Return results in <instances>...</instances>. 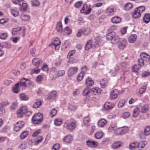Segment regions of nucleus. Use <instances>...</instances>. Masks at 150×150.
<instances>
[{"label": "nucleus", "instance_id": "f257e3e1", "mask_svg": "<svg viewBox=\"0 0 150 150\" xmlns=\"http://www.w3.org/2000/svg\"><path fill=\"white\" fill-rule=\"evenodd\" d=\"M140 58L138 60V63L141 67L145 65L150 64V56L144 52L141 53L140 54Z\"/></svg>", "mask_w": 150, "mask_h": 150}, {"label": "nucleus", "instance_id": "f03ea898", "mask_svg": "<svg viewBox=\"0 0 150 150\" xmlns=\"http://www.w3.org/2000/svg\"><path fill=\"white\" fill-rule=\"evenodd\" d=\"M106 38L107 40H110L112 44H117L120 39L119 36L114 32L108 33L106 35Z\"/></svg>", "mask_w": 150, "mask_h": 150}, {"label": "nucleus", "instance_id": "7ed1b4c3", "mask_svg": "<svg viewBox=\"0 0 150 150\" xmlns=\"http://www.w3.org/2000/svg\"><path fill=\"white\" fill-rule=\"evenodd\" d=\"M32 112L29 111L28 108L26 106H23L20 108L17 111V115L18 117H23L25 115L28 116L31 114Z\"/></svg>", "mask_w": 150, "mask_h": 150}, {"label": "nucleus", "instance_id": "20e7f679", "mask_svg": "<svg viewBox=\"0 0 150 150\" xmlns=\"http://www.w3.org/2000/svg\"><path fill=\"white\" fill-rule=\"evenodd\" d=\"M32 120L35 124L40 123L43 120V115L40 113H38L33 116Z\"/></svg>", "mask_w": 150, "mask_h": 150}, {"label": "nucleus", "instance_id": "39448f33", "mask_svg": "<svg viewBox=\"0 0 150 150\" xmlns=\"http://www.w3.org/2000/svg\"><path fill=\"white\" fill-rule=\"evenodd\" d=\"M128 131V127H126L117 128L115 130V134L117 135H122L127 133Z\"/></svg>", "mask_w": 150, "mask_h": 150}, {"label": "nucleus", "instance_id": "423d86ee", "mask_svg": "<svg viewBox=\"0 0 150 150\" xmlns=\"http://www.w3.org/2000/svg\"><path fill=\"white\" fill-rule=\"evenodd\" d=\"M91 7L88 8V5L86 4H84L80 11L81 13H84L85 15H87L91 13Z\"/></svg>", "mask_w": 150, "mask_h": 150}, {"label": "nucleus", "instance_id": "0eeeda50", "mask_svg": "<svg viewBox=\"0 0 150 150\" xmlns=\"http://www.w3.org/2000/svg\"><path fill=\"white\" fill-rule=\"evenodd\" d=\"M86 145L88 147L95 148L98 146V143L93 140L88 139L86 141Z\"/></svg>", "mask_w": 150, "mask_h": 150}, {"label": "nucleus", "instance_id": "6e6552de", "mask_svg": "<svg viewBox=\"0 0 150 150\" xmlns=\"http://www.w3.org/2000/svg\"><path fill=\"white\" fill-rule=\"evenodd\" d=\"M24 122L22 121H19L17 122L15 125L14 129L16 131L18 132L23 127Z\"/></svg>", "mask_w": 150, "mask_h": 150}, {"label": "nucleus", "instance_id": "1a4fd4ad", "mask_svg": "<svg viewBox=\"0 0 150 150\" xmlns=\"http://www.w3.org/2000/svg\"><path fill=\"white\" fill-rule=\"evenodd\" d=\"M119 42L118 47L120 49L123 50L125 48L127 44V42L125 39H120Z\"/></svg>", "mask_w": 150, "mask_h": 150}, {"label": "nucleus", "instance_id": "9d476101", "mask_svg": "<svg viewBox=\"0 0 150 150\" xmlns=\"http://www.w3.org/2000/svg\"><path fill=\"white\" fill-rule=\"evenodd\" d=\"M64 125L67 129L70 132H72L75 128V123L74 122H71L69 124L67 123H65Z\"/></svg>", "mask_w": 150, "mask_h": 150}, {"label": "nucleus", "instance_id": "9b49d317", "mask_svg": "<svg viewBox=\"0 0 150 150\" xmlns=\"http://www.w3.org/2000/svg\"><path fill=\"white\" fill-rule=\"evenodd\" d=\"M119 94V93L118 90L117 89H114L111 92L110 95V99L114 100L116 99L117 98Z\"/></svg>", "mask_w": 150, "mask_h": 150}, {"label": "nucleus", "instance_id": "f8f14e48", "mask_svg": "<svg viewBox=\"0 0 150 150\" xmlns=\"http://www.w3.org/2000/svg\"><path fill=\"white\" fill-rule=\"evenodd\" d=\"M65 74V71L64 70H61L58 71L57 74L54 75L52 79H55L59 76H63Z\"/></svg>", "mask_w": 150, "mask_h": 150}, {"label": "nucleus", "instance_id": "ddd939ff", "mask_svg": "<svg viewBox=\"0 0 150 150\" xmlns=\"http://www.w3.org/2000/svg\"><path fill=\"white\" fill-rule=\"evenodd\" d=\"M114 106V104L110 102H107L104 104L105 108L106 110L112 109Z\"/></svg>", "mask_w": 150, "mask_h": 150}, {"label": "nucleus", "instance_id": "4468645a", "mask_svg": "<svg viewBox=\"0 0 150 150\" xmlns=\"http://www.w3.org/2000/svg\"><path fill=\"white\" fill-rule=\"evenodd\" d=\"M132 16L133 18L137 19L141 16V13L135 8L132 13Z\"/></svg>", "mask_w": 150, "mask_h": 150}, {"label": "nucleus", "instance_id": "2eb2a0df", "mask_svg": "<svg viewBox=\"0 0 150 150\" xmlns=\"http://www.w3.org/2000/svg\"><path fill=\"white\" fill-rule=\"evenodd\" d=\"M137 38V36L136 34L132 35L129 37V42L130 43H133L136 41Z\"/></svg>", "mask_w": 150, "mask_h": 150}, {"label": "nucleus", "instance_id": "dca6fc26", "mask_svg": "<svg viewBox=\"0 0 150 150\" xmlns=\"http://www.w3.org/2000/svg\"><path fill=\"white\" fill-rule=\"evenodd\" d=\"M143 19V21L145 23H147L150 21V14L149 13H146L144 14Z\"/></svg>", "mask_w": 150, "mask_h": 150}, {"label": "nucleus", "instance_id": "f3484780", "mask_svg": "<svg viewBox=\"0 0 150 150\" xmlns=\"http://www.w3.org/2000/svg\"><path fill=\"white\" fill-rule=\"evenodd\" d=\"M85 83L88 86H92L94 84V81L90 78H88L86 80Z\"/></svg>", "mask_w": 150, "mask_h": 150}, {"label": "nucleus", "instance_id": "a211bd4d", "mask_svg": "<svg viewBox=\"0 0 150 150\" xmlns=\"http://www.w3.org/2000/svg\"><path fill=\"white\" fill-rule=\"evenodd\" d=\"M42 104V101L40 99H37L36 102L33 105V107L34 108H39Z\"/></svg>", "mask_w": 150, "mask_h": 150}, {"label": "nucleus", "instance_id": "6ab92c4d", "mask_svg": "<svg viewBox=\"0 0 150 150\" xmlns=\"http://www.w3.org/2000/svg\"><path fill=\"white\" fill-rule=\"evenodd\" d=\"M105 12L109 16H112L115 13L113 9L110 8H108L106 9Z\"/></svg>", "mask_w": 150, "mask_h": 150}, {"label": "nucleus", "instance_id": "aec40b11", "mask_svg": "<svg viewBox=\"0 0 150 150\" xmlns=\"http://www.w3.org/2000/svg\"><path fill=\"white\" fill-rule=\"evenodd\" d=\"M133 7V5L130 3L126 4L124 6V9L126 11L130 10Z\"/></svg>", "mask_w": 150, "mask_h": 150}, {"label": "nucleus", "instance_id": "412c9836", "mask_svg": "<svg viewBox=\"0 0 150 150\" xmlns=\"http://www.w3.org/2000/svg\"><path fill=\"white\" fill-rule=\"evenodd\" d=\"M91 94H96L97 93L99 94L100 93V90L98 87L93 88L92 89H91Z\"/></svg>", "mask_w": 150, "mask_h": 150}, {"label": "nucleus", "instance_id": "4be33fe9", "mask_svg": "<svg viewBox=\"0 0 150 150\" xmlns=\"http://www.w3.org/2000/svg\"><path fill=\"white\" fill-rule=\"evenodd\" d=\"M92 43V41L91 40H88L85 45V50L88 51L91 48H93Z\"/></svg>", "mask_w": 150, "mask_h": 150}, {"label": "nucleus", "instance_id": "5701e85b", "mask_svg": "<svg viewBox=\"0 0 150 150\" xmlns=\"http://www.w3.org/2000/svg\"><path fill=\"white\" fill-rule=\"evenodd\" d=\"M107 123L106 120L104 119L100 120L98 122V125L100 127H103Z\"/></svg>", "mask_w": 150, "mask_h": 150}, {"label": "nucleus", "instance_id": "b1692460", "mask_svg": "<svg viewBox=\"0 0 150 150\" xmlns=\"http://www.w3.org/2000/svg\"><path fill=\"white\" fill-rule=\"evenodd\" d=\"M146 144V142L142 141L140 142L139 143H138L137 148L141 150L145 147Z\"/></svg>", "mask_w": 150, "mask_h": 150}, {"label": "nucleus", "instance_id": "393cba45", "mask_svg": "<svg viewBox=\"0 0 150 150\" xmlns=\"http://www.w3.org/2000/svg\"><path fill=\"white\" fill-rule=\"evenodd\" d=\"M122 145V143L120 142H114L112 145V147L113 149H116L120 147Z\"/></svg>", "mask_w": 150, "mask_h": 150}, {"label": "nucleus", "instance_id": "a878e982", "mask_svg": "<svg viewBox=\"0 0 150 150\" xmlns=\"http://www.w3.org/2000/svg\"><path fill=\"white\" fill-rule=\"evenodd\" d=\"M31 5L33 7H37L40 5V2L37 0H32L31 1Z\"/></svg>", "mask_w": 150, "mask_h": 150}, {"label": "nucleus", "instance_id": "bb28decb", "mask_svg": "<svg viewBox=\"0 0 150 150\" xmlns=\"http://www.w3.org/2000/svg\"><path fill=\"white\" fill-rule=\"evenodd\" d=\"M89 94H91V89L88 87L86 88L83 91V95L84 96H88Z\"/></svg>", "mask_w": 150, "mask_h": 150}, {"label": "nucleus", "instance_id": "cd10ccee", "mask_svg": "<svg viewBox=\"0 0 150 150\" xmlns=\"http://www.w3.org/2000/svg\"><path fill=\"white\" fill-rule=\"evenodd\" d=\"M73 137L71 135H67L64 137L63 141L66 143H69L72 140Z\"/></svg>", "mask_w": 150, "mask_h": 150}, {"label": "nucleus", "instance_id": "c85d7f7f", "mask_svg": "<svg viewBox=\"0 0 150 150\" xmlns=\"http://www.w3.org/2000/svg\"><path fill=\"white\" fill-rule=\"evenodd\" d=\"M138 142H134L130 144L129 146V149L131 150H132L136 148L137 147Z\"/></svg>", "mask_w": 150, "mask_h": 150}, {"label": "nucleus", "instance_id": "c756f323", "mask_svg": "<svg viewBox=\"0 0 150 150\" xmlns=\"http://www.w3.org/2000/svg\"><path fill=\"white\" fill-rule=\"evenodd\" d=\"M90 119L88 116L84 117L83 122L84 125L86 126H88L90 125Z\"/></svg>", "mask_w": 150, "mask_h": 150}, {"label": "nucleus", "instance_id": "7c9ffc66", "mask_svg": "<svg viewBox=\"0 0 150 150\" xmlns=\"http://www.w3.org/2000/svg\"><path fill=\"white\" fill-rule=\"evenodd\" d=\"M62 25L61 22H59L57 25L56 27V29L59 32L61 33L62 31Z\"/></svg>", "mask_w": 150, "mask_h": 150}, {"label": "nucleus", "instance_id": "2f4dec72", "mask_svg": "<svg viewBox=\"0 0 150 150\" xmlns=\"http://www.w3.org/2000/svg\"><path fill=\"white\" fill-rule=\"evenodd\" d=\"M111 20L113 23H120L121 21V19L119 17L116 16L112 18Z\"/></svg>", "mask_w": 150, "mask_h": 150}, {"label": "nucleus", "instance_id": "473e14b6", "mask_svg": "<svg viewBox=\"0 0 150 150\" xmlns=\"http://www.w3.org/2000/svg\"><path fill=\"white\" fill-rule=\"evenodd\" d=\"M139 108L136 107L134 108L133 111V117H137L139 115Z\"/></svg>", "mask_w": 150, "mask_h": 150}, {"label": "nucleus", "instance_id": "72a5a7b5", "mask_svg": "<svg viewBox=\"0 0 150 150\" xmlns=\"http://www.w3.org/2000/svg\"><path fill=\"white\" fill-rule=\"evenodd\" d=\"M33 64L35 66H38L40 64V60L37 58H34L32 61Z\"/></svg>", "mask_w": 150, "mask_h": 150}, {"label": "nucleus", "instance_id": "f704fd0d", "mask_svg": "<svg viewBox=\"0 0 150 150\" xmlns=\"http://www.w3.org/2000/svg\"><path fill=\"white\" fill-rule=\"evenodd\" d=\"M43 137L42 136H39L38 137L34 140V142L36 144H37L40 143L43 139Z\"/></svg>", "mask_w": 150, "mask_h": 150}, {"label": "nucleus", "instance_id": "c9c22d12", "mask_svg": "<svg viewBox=\"0 0 150 150\" xmlns=\"http://www.w3.org/2000/svg\"><path fill=\"white\" fill-rule=\"evenodd\" d=\"M20 6H21V10L22 11L26 10L28 7L27 4L24 2H22V4H20Z\"/></svg>", "mask_w": 150, "mask_h": 150}, {"label": "nucleus", "instance_id": "e433bc0d", "mask_svg": "<svg viewBox=\"0 0 150 150\" xmlns=\"http://www.w3.org/2000/svg\"><path fill=\"white\" fill-rule=\"evenodd\" d=\"M19 83H17L13 87V92L15 93H18L19 92Z\"/></svg>", "mask_w": 150, "mask_h": 150}, {"label": "nucleus", "instance_id": "4c0bfd02", "mask_svg": "<svg viewBox=\"0 0 150 150\" xmlns=\"http://www.w3.org/2000/svg\"><path fill=\"white\" fill-rule=\"evenodd\" d=\"M28 134V132L25 131L23 132L21 134L20 137L22 139H24L26 138Z\"/></svg>", "mask_w": 150, "mask_h": 150}, {"label": "nucleus", "instance_id": "58836bf2", "mask_svg": "<svg viewBox=\"0 0 150 150\" xmlns=\"http://www.w3.org/2000/svg\"><path fill=\"white\" fill-rule=\"evenodd\" d=\"M61 43L60 41L58 38H56L54 40L52 45L54 46H57L59 45Z\"/></svg>", "mask_w": 150, "mask_h": 150}, {"label": "nucleus", "instance_id": "ea45409f", "mask_svg": "<svg viewBox=\"0 0 150 150\" xmlns=\"http://www.w3.org/2000/svg\"><path fill=\"white\" fill-rule=\"evenodd\" d=\"M62 120L61 119L57 118L54 120V123L56 125H60L62 124Z\"/></svg>", "mask_w": 150, "mask_h": 150}, {"label": "nucleus", "instance_id": "a19ab883", "mask_svg": "<svg viewBox=\"0 0 150 150\" xmlns=\"http://www.w3.org/2000/svg\"><path fill=\"white\" fill-rule=\"evenodd\" d=\"M11 11L12 15L14 17L17 16L19 15L18 11L16 9H12Z\"/></svg>", "mask_w": 150, "mask_h": 150}, {"label": "nucleus", "instance_id": "79ce46f5", "mask_svg": "<svg viewBox=\"0 0 150 150\" xmlns=\"http://www.w3.org/2000/svg\"><path fill=\"white\" fill-rule=\"evenodd\" d=\"M103 135V133L102 132H98L96 133L95 135V137L97 139L101 138Z\"/></svg>", "mask_w": 150, "mask_h": 150}, {"label": "nucleus", "instance_id": "37998d69", "mask_svg": "<svg viewBox=\"0 0 150 150\" xmlns=\"http://www.w3.org/2000/svg\"><path fill=\"white\" fill-rule=\"evenodd\" d=\"M149 108L148 106L147 105H144L141 107V112L142 113L146 112Z\"/></svg>", "mask_w": 150, "mask_h": 150}, {"label": "nucleus", "instance_id": "c03bdc74", "mask_svg": "<svg viewBox=\"0 0 150 150\" xmlns=\"http://www.w3.org/2000/svg\"><path fill=\"white\" fill-rule=\"evenodd\" d=\"M57 94V92L55 91H52L48 95V98L52 99L55 98Z\"/></svg>", "mask_w": 150, "mask_h": 150}, {"label": "nucleus", "instance_id": "a18cd8bd", "mask_svg": "<svg viewBox=\"0 0 150 150\" xmlns=\"http://www.w3.org/2000/svg\"><path fill=\"white\" fill-rule=\"evenodd\" d=\"M100 85L102 88L105 87L107 85V82L105 79H103L100 81Z\"/></svg>", "mask_w": 150, "mask_h": 150}, {"label": "nucleus", "instance_id": "49530a36", "mask_svg": "<svg viewBox=\"0 0 150 150\" xmlns=\"http://www.w3.org/2000/svg\"><path fill=\"white\" fill-rule=\"evenodd\" d=\"M141 67L139 64L138 65L135 64L134 65L132 68V71L137 72Z\"/></svg>", "mask_w": 150, "mask_h": 150}, {"label": "nucleus", "instance_id": "de8ad7c7", "mask_svg": "<svg viewBox=\"0 0 150 150\" xmlns=\"http://www.w3.org/2000/svg\"><path fill=\"white\" fill-rule=\"evenodd\" d=\"M19 97L21 100H27L28 99L27 96L24 93L20 94L19 95Z\"/></svg>", "mask_w": 150, "mask_h": 150}, {"label": "nucleus", "instance_id": "09e8293b", "mask_svg": "<svg viewBox=\"0 0 150 150\" xmlns=\"http://www.w3.org/2000/svg\"><path fill=\"white\" fill-rule=\"evenodd\" d=\"M146 88V85L143 86L139 89V93L141 94H143L145 92Z\"/></svg>", "mask_w": 150, "mask_h": 150}, {"label": "nucleus", "instance_id": "8fccbe9b", "mask_svg": "<svg viewBox=\"0 0 150 150\" xmlns=\"http://www.w3.org/2000/svg\"><path fill=\"white\" fill-rule=\"evenodd\" d=\"M91 30L90 28H86L83 31V34L85 35H87L90 33Z\"/></svg>", "mask_w": 150, "mask_h": 150}, {"label": "nucleus", "instance_id": "3c124183", "mask_svg": "<svg viewBox=\"0 0 150 150\" xmlns=\"http://www.w3.org/2000/svg\"><path fill=\"white\" fill-rule=\"evenodd\" d=\"M150 134V127L149 126H146L144 130V134L145 135H148Z\"/></svg>", "mask_w": 150, "mask_h": 150}, {"label": "nucleus", "instance_id": "603ef678", "mask_svg": "<svg viewBox=\"0 0 150 150\" xmlns=\"http://www.w3.org/2000/svg\"><path fill=\"white\" fill-rule=\"evenodd\" d=\"M84 75L83 74V73L82 72H80L79 74H78L77 77V80L79 81H81L83 79V78Z\"/></svg>", "mask_w": 150, "mask_h": 150}, {"label": "nucleus", "instance_id": "864d4df0", "mask_svg": "<svg viewBox=\"0 0 150 150\" xmlns=\"http://www.w3.org/2000/svg\"><path fill=\"white\" fill-rule=\"evenodd\" d=\"M140 13L143 12L145 10V8L143 6H140L136 8Z\"/></svg>", "mask_w": 150, "mask_h": 150}, {"label": "nucleus", "instance_id": "5fc2aeb1", "mask_svg": "<svg viewBox=\"0 0 150 150\" xmlns=\"http://www.w3.org/2000/svg\"><path fill=\"white\" fill-rule=\"evenodd\" d=\"M75 67L70 68L68 71V74L69 76H72L74 74Z\"/></svg>", "mask_w": 150, "mask_h": 150}, {"label": "nucleus", "instance_id": "6e6d98bb", "mask_svg": "<svg viewBox=\"0 0 150 150\" xmlns=\"http://www.w3.org/2000/svg\"><path fill=\"white\" fill-rule=\"evenodd\" d=\"M125 103V100L124 99L121 100L118 103V107L119 108L122 107Z\"/></svg>", "mask_w": 150, "mask_h": 150}, {"label": "nucleus", "instance_id": "4d7b16f0", "mask_svg": "<svg viewBox=\"0 0 150 150\" xmlns=\"http://www.w3.org/2000/svg\"><path fill=\"white\" fill-rule=\"evenodd\" d=\"M130 116V113L128 112H126L122 113V117L124 119H126L129 117Z\"/></svg>", "mask_w": 150, "mask_h": 150}, {"label": "nucleus", "instance_id": "13d9d810", "mask_svg": "<svg viewBox=\"0 0 150 150\" xmlns=\"http://www.w3.org/2000/svg\"><path fill=\"white\" fill-rule=\"evenodd\" d=\"M75 54V50H73L70 51L68 53V55L67 56V58H70L74 54Z\"/></svg>", "mask_w": 150, "mask_h": 150}, {"label": "nucleus", "instance_id": "bf43d9fd", "mask_svg": "<svg viewBox=\"0 0 150 150\" xmlns=\"http://www.w3.org/2000/svg\"><path fill=\"white\" fill-rule=\"evenodd\" d=\"M117 127L114 125H112L110 126L108 128L110 132L114 131L115 133V130L117 129Z\"/></svg>", "mask_w": 150, "mask_h": 150}, {"label": "nucleus", "instance_id": "052dcab7", "mask_svg": "<svg viewBox=\"0 0 150 150\" xmlns=\"http://www.w3.org/2000/svg\"><path fill=\"white\" fill-rule=\"evenodd\" d=\"M57 112V110L54 108H53L51 110L50 114V115H51V116L52 117H53L56 115Z\"/></svg>", "mask_w": 150, "mask_h": 150}, {"label": "nucleus", "instance_id": "680f3d73", "mask_svg": "<svg viewBox=\"0 0 150 150\" xmlns=\"http://www.w3.org/2000/svg\"><path fill=\"white\" fill-rule=\"evenodd\" d=\"M18 107V103L17 102L13 103L10 106L11 108L12 109H15Z\"/></svg>", "mask_w": 150, "mask_h": 150}, {"label": "nucleus", "instance_id": "e2e57ef3", "mask_svg": "<svg viewBox=\"0 0 150 150\" xmlns=\"http://www.w3.org/2000/svg\"><path fill=\"white\" fill-rule=\"evenodd\" d=\"M60 148V144H56L53 145L52 150H59Z\"/></svg>", "mask_w": 150, "mask_h": 150}, {"label": "nucleus", "instance_id": "0e129e2a", "mask_svg": "<svg viewBox=\"0 0 150 150\" xmlns=\"http://www.w3.org/2000/svg\"><path fill=\"white\" fill-rule=\"evenodd\" d=\"M64 31L65 33L67 35L70 34L71 32V30L69 29V28L68 26H67L65 27Z\"/></svg>", "mask_w": 150, "mask_h": 150}, {"label": "nucleus", "instance_id": "69168bd1", "mask_svg": "<svg viewBox=\"0 0 150 150\" xmlns=\"http://www.w3.org/2000/svg\"><path fill=\"white\" fill-rule=\"evenodd\" d=\"M7 36V33H2L0 35V38L1 39L5 40L6 39Z\"/></svg>", "mask_w": 150, "mask_h": 150}, {"label": "nucleus", "instance_id": "338daca9", "mask_svg": "<svg viewBox=\"0 0 150 150\" xmlns=\"http://www.w3.org/2000/svg\"><path fill=\"white\" fill-rule=\"evenodd\" d=\"M21 27H20L19 28H14L13 29V31L12 34L13 35H16L17 33V32L20 31L21 29Z\"/></svg>", "mask_w": 150, "mask_h": 150}, {"label": "nucleus", "instance_id": "774afa93", "mask_svg": "<svg viewBox=\"0 0 150 150\" xmlns=\"http://www.w3.org/2000/svg\"><path fill=\"white\" fill-rule=\"evenodd\" d=\"M120 68L117 65L115 67L114 69V74H112L113 76H115L116 74L118 72V71L119 70Z\"/></svg>", "mask_w": 150, "mask_h": 150}]
</instances>
